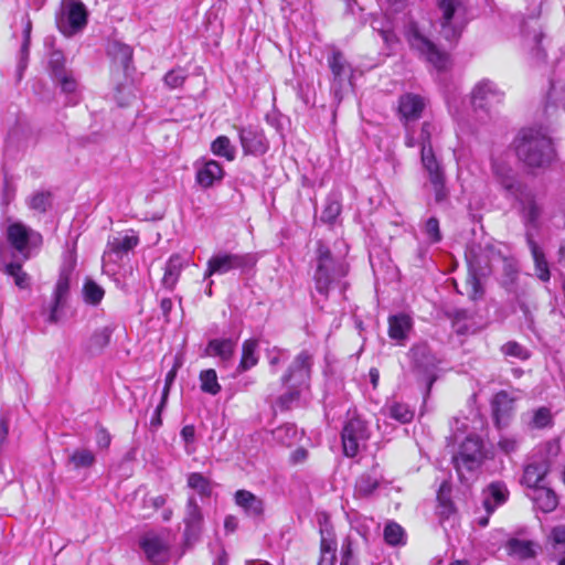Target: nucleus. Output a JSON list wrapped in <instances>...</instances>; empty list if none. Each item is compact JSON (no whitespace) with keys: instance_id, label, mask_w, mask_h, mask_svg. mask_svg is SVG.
Segmentation results:
<instances>
[{"instance_id":"obj_1","label":"nucleus","mask_w":565,"mask_h":565,"mask_svg":"<svg viewBox=\"0 0 565 565\" xmlns=\"http://www.w3.org/2000/svg\"><path fill=\"white\" fill-rule=\"evenodd\" d=\"M492 170L503 190H505L510 196L519 201L525 234L533 232L535 237L541 228V218L543 215L542 202L536 199L531 190L516 180L510 167L493 161Z\"/></svg>"},{"instance_id":"obj_2","label":"nucleus","mask_w":565,"mask_h":565,"mask_svg":"<svg viewBox=\"0 0 565 565\" xmlns=\"http://www.w3.org/2000/svg\"><path fill=\"white\" fill-rule=\"evenodd\" d=\"M514 148L519 160L531 168H544L554 158L552 139L543 127L520 130L514 139Z\"/></svg>"},{"instance_id":"obj_3","label":"nucleus","mask_w":565,"mask_h":565,"mask_svg":"<svg viewBox=\"0 0 565 565\" xmlns=\"http://www.w3.org/2000/svg\"><path fill=\"white\" fill-rule=\"evenodd\" d=\"M316 260L315 287L319 294L327 297L332 282L348 275L349 265L343 258L334 257L321 241L317 243Z\"/></svg>"},{"instance_id":"obj_4","label":"nucleus","mask_w":565,"mask_h":565,"mask_svg":"<svg viewBox=\"0 0 565 565\" xmlns=\"http://www.w3.org/2000/svg\"><path fill=\"white\" fill-rule=\"evenodd\" d=\"M438 9L440 36L451 44L457 43L468 23L466 0H438Z\"/></svg>"},{"instance_id":"obj_5","label":"nucleus","mask_w":565,"mask_h":565,"mask_svg":"<svg viewBox=\"0 0 565 565\" xmlns=\"http://www.w3.org/2000/svg\"><path fill=\"white\" fill-rule=\"evenodd\" d=\"M405 39L411 47L420 58L429 63L438 72L450 66V55L440 50L429 38L424 35L418 25L411 22L405 30Z\"/></svg>"},{"instance_id":"obj_6","label":"nucleus","mask_w":565,"mask_h":565,"mask_svg":"<svg viewBox=\"0 0 565 565\" xmlns=\"http://www.w3.org/2000/svg\"><path fill=\"white\" fill-rule=\"evenodd\" d=\"M257 260V256L254 253L220 250L209 258L204 271V279L214 275H226L235 270L246 273L256 266Z\"/></svg>"},{"instance_id":"obj_7","label":"nucleus","mask_w":565,"mask_h":565,"mask_svg":"<svg viewBox=\"0 0 565 565\" xmlns=\"http://www.w3.org/2000/svg\"><path fill=\"white\" fill-rule=\"evenodd\" d=\"M6 235L10 246L22 256L23 260L31 258L33 252L38 250L43 243L42 235L22 222L9 224Z\"/></svg>"},{"instance_id":"obj_8","label":"nucleus","mask_w":565,"mask_h":565,"mask_svg":"<svg viewBox=\"0 0 565 565\" xmlns=\"http://www.w3.org/2000/svg\"><path fill=\"white\" fill-rule=\"evenodd\" d=\"M88 20V12L81 0H63L62 9L56 18L58 30L66 36L81 32Z\"/></svg>"},{"instance_id":"obj_9","label":"nucleus","mask_w":565,"mask_h":565,"mask_svg":"<svg viewBox=\"0 0 565 565\" xmlns=\"http://www.w3.org/2000/svg\"><path fill=\"white\" fill-rule=\"evenodd\" d=\"M483 458L482 440L478 436L470 435L462 441L452 461L460 478H465V472L477 470L481 466Z\"/></svg>"},{"instance_id":"obj_10","label":"nucleus","mask_w":565,"mask_h":565,"mask_svg":"<svg viewBox=\"0 0 565 565\" xmlns=\"http://www.w3.org/2000/svg\"><path fill=\"white\" fill-rule=\"evenodd\" d=\"M341 438L343 454L347 457H355L370 439L367 424L358 416L351 417L342 428Z\"/></svg>"},{"instance_id":"obj_11","label":"nucleus","mask_w":565,"mask_h":565,"mask_svg":"<svg viewBox=\"0 0 565 565\" xmlns=\"http://www.w3.org/2000/svg\"><path fill=\"white\" fill-rule=\"evenodd\" d=\"M140 547L153 565H166L171 557L172 541L168 532H150L140 539Z\"/></svg>"},{"instance_id":"obj_12","label":"nucleus","mask_w":565,"mask_h":565,"mask_svg":"<svg viewBox=\"0 0 565 565\" xmlns=\"http://www.w3.org/2000/svg\"><path fill=\"white\" fill-rule=\"evenodd\" d=\"M408 355L413 372L423 377L429 388L436 380L435 371L438 363L430 348L426 343L415 344L411 348Z\"/></svg>"},{"instance_id":"obj_13","label":"nucleus","mask_w":565,"mask_h":565,"mask_svg":"<svg viewBox=\"0 0 565 565\" xmlns=\"http://www.w3.org/2000/svg\"><path fill=\"white\" fill-rule=\"evenodd\" d=\"M313 354L302 350L292 360L286 373L281 377L282 383H291L297 387H310Z\"/></svg>"},{"instance_id":"obj_14","label":"nucleus","mask_w":565,"mask_h":565,"mask_svg":"<svg viewBox=\"0 0 565 565\" xmlns=\"http://www.w3.org/2000/svg\"><path fill=\"white\" fill-rule=\"evenodd\" d=\"M183 537L186 545L194 544L203 531L204 515L194 494H190L186 500L184 515Z\"/></svg>"},{"instance_id":"obj_15","label":"nucleus","mask_w":565,"mask_h":565,"mask_svg":"<svg viewBox=\"0 0 565 565\" xmlns=\"http://www.w3.org/2000/svg\"><path fill=\"white\" fill-rule=\"evenodd\" d=\"M245 154L262 156L268 150V141L264 131L254 126H235Z\"/></svg>"},{"instance_id":"obj_16","label":"nucleus","mask_w":565,"mask_h":565,"mask_svg":"<svg viewBox=\"0 0 565 565\" xmlns=\"http://www.w3.org/2000/svg\"><path fill=\"white\" fill-rule=\"evenodd\" d=\"M502 98L503 93L489 79L479 82L471 93V100L476 108H486L489 105L500 103Z\"/></svg>"},{"instance_id":"obj_17","label":"nucleus","mask_w":565,"mask_h":565,"mask_svg":"<svg viewBox=\"0 0 565 565\" xmlns=\"http://www.w3.org/2000/svg\"><path fill=\"white\" fill-rule=\"evenodd\" d=\"M425 99L413 93H406L399 97L398 114L407 127L409 122L415 121L422 117L425 109Z\"/></svg>"},{"instance_id":"obj_18","label":"nucleus","mask_w":565,"mask_h":565,"mask_svg":"<svg viewBox=\"0 0 565 565\" xmlns=\"http://www.w3.org/2000/svg\"><path fill=\"white\" fill-rule=\"evenodd\" d=\"M515 398L507 391L498 392L491 402L492 415L495 425L501 428L508 425L514 412Z\"/></svg>"},{"instance_id":"obj_19","label":"nucleus","mask_w":565,"mask_h":565,"mask_svg":"<svg viewBox=\"0 0 565 565\" xmlns=\"http://www.w3.org/2000/svg\"><path fill=\"white\" fill-rule=\"evenodd\" d=\"M234 502L248 518L259 520L264 516V500L248 490H237L234 494Z\"/></svg>"},{"instance_id":"obj_20","label":"nucleus","mask_w":565,"mask_h":565,"mask_svg":"<svg viewBox=\"0 0 565 565\" xmlns=\"http://www.w3.org/2000/svg\"><path fill=\"white\" fill-rule=\"evenodd\" d=\"M482 497V505L486 512H488V514H492L498 507L507 502L509 498V490L504 482L494 481L483 489Z\"/></svg>"},{"instance_id":"obj_21","label":"nucleus","mask_w":565,"mask_h":565,"mask_svg":"<svg viewBox=\"0 0 565 565\" xmlns=\"http://www.w3.org/2000/svg\"><path fill=\"white\" fill-rule=\"evenodd\" d=\"M70 294V273L62 271L55 284L53 303L49 315V322L56 323L60 320L58 310L62 309Z\"/></svg>"},{"instance_id":"obj_22","label":"nucleus","mask_w":565,"mask_h":565,"mask_svg":"<svg viewBox=\"0 0 565 565\" xmlns=\"http://www.w3.org/2000/svg\"><path fill=\"white\" fill-rule=\"evenodd\" d=\"M413 329V320L406 313L390 316L388 337L398 344H404Z\"/></svg>"},{"instance_id":"obj_23","label":"nucleus","mask_w":565,"mask_h":565,"mask_svg":"<svg viewBox=\"0 0 565 565\" xmlns=\"http://www.w3.org/2000/svg\"><path fill=\"white\" fill-rule=\"evenodd\" d=\"M224 177V169L215 160H206L201 167L196 168V182L204 189H209L214 185L215 182H220Z\"/></svg>"},{"instance_id":"obj_24","label":"nucleus","mask_w":565,"mask_h":565,"mask_svg":"<svg viewBox=\"0 0 565 565\" xmlns=\"http://www.w3.org/2000/svg\"><path fill=\"white\" fill-rule=\"evenodd\" d=\"M525 241L531 250L532 258L534 260L536 276L542 281H548L551 278L548 263L545 258V254L542 247L537 244V242L534 238V233L527 232Z\"/></svg>"},{"instance_id":"obj_25","label":"nucleus","mask_w":565,"mask_h":565,"mask_svg":"<svg viewBox=\"0 0 565 565\" xmlns=\"http://www.w3.org/2000/svg\"><path fill=\"white\" fill-rule=\"evenodd\" d=\"M539 545L530 540L510 539L505 544L509 556L518 561L532 559L537 554Z\"/></svg>"},{"instance_id":"obj_26","label":"nucleus","mask_w":565,"mask_h":565,"mask_svg":"<svg viewBox=\"0 0 565 565\" xmlns=\"http://www.w3.org/2000/svg\"><path fill=\"white\" fill-rule=\"evenodd\" d=\"M236 341L233 339H212L204 349V356L220 358L223 362L230 361L235 352Z\"/></svg>"},{"instance_id":"obj_27","label":"nucleus","mask_w":565,"mask_h":565,"mask_svg":"<svg viewBox=\"0 0 565 565\" xmlns=\"http://www.w3.org/2000/svg\"><path fill=\"white\" fill-rule=\"evenodd\" d=\"M420 161L427 174L428 182L446 177L443 164L437 159L433 147L425 146L420 149Z\"/></svg>"},{"instance_id":"obj_28","label":"nucleus","mask_w":565,"mask_h":565,"mask_svg":"<svg viewBox=\"0 0 565 565\" xmlns=\"http://www.w3.org/2000/svg\"><path fill=\"white\" fill-rule=\"evenodd\" d=\"M535 507L544 513L554 511L558 504L555 492L546 487H539L530 494Z\"/></svg>"},{"instance_id":"obj_29","label":"nucleus","mask_w":565,"mask_h":565,"mask_svg":"<svg viewBox=\"0 0 565 565\" xmlns=\"http://www.w3.org/2000/svg\"><path fill=\"white\" fill-rule=\"evenodd\" d=\"M320 554L335 555L337 540L327 515L320 521Z\"/></svg>"},{"instance_id":"obj_30","label":"nucleus","mask_w":565,"mask_h":565,"mask_svg":"<svg viewBox=\"0 0 565 565\" xmlns=\"http://www.w3.org/2000/svg\"><path fill=\"white\" fill-rule=\"evenodd\" d=\"M184 267V262L180 255H172L166 264L164 275L162 278V284L164 287L172 289Z\"/></svg>"},{"instance_id":"obj_31","label":"nucleus","mask_w":565,"mask_h":565,"mask_svg":"<svg viewBox=\"0 0 565 565\" xmlns=\"http://www.w3.org/2000/svg\"><path fill=\"white\" fill-rule=\"evenodd\" d=\"M186 483L190 489L196 492L202 499L210 498L213 491L212 482L200 472L188 475Z\"/></svg>"},{"instance_id":"obj_32","label":"nucleus","mask_w":565,"mask_h":565,"mask_svg":"<svg viewBox=\"0 0 565 565\" xmlns=\"http://www.w3.org/2000/svg\"><path fill=\"white\" fill-rule=\"evenodd\" d=\"M546 471L545 466L542 463H530L524 468L522 482L533 490L542 487L541 482L543 481Z\"/></svg>"},{"instance_id":"obj_33","label":"nucleus","mask_w":565,"mask_h":565,"mask_svg":"<svg viewBox=\"0 0 565 565\" xmlns=\"http://www.w3.org/2000/svg\"><path fill=\"white\" fill-rule=\"evenodd\" d=\"M258 342L255 339H248L243 343L242 347V359L238 365V371L244 372L255 366L258 362L256 354Z\"/></svg>"},{"instance_id":"obj_34","label":"nucleus","mask_w":565,"mask_h":565,"mask_svg":"<svg viewBox=\"0 0 565 565\" xmlns=\"http://www.w3.org/2000/svg\"><path fill=\"white\" fill-rule=\"evenodd\" d=\"M383 536L385 543L391 546L406 544V533L404 529L395 521H390L385 524Z\"/></svg>"},{"instance_id":"obj_35","label":"nucleus","mask_w":565,"mask_h":565,"mask_svg":"<svg viewBox=\"0 0 565 565\" xmlns=\"http://www.w3.org/2000/svg\"><path fill=\"white\" fill-rule=\"evenodd\" d=\"M380 486V479L371 473L361 475L355 482V495L370 497Z\"/></svg>"},{"instance_id":"obj_36","label":"nucleus","mask_w":565,"mask_h":565,"mask_svg":"<svg viewBox=\"0 0 565 565\" xmlns=\"http://www.w3.org/2000/svg\"><path fill=\"white\" fill-rule=\"evenodd\" d=\"M108 53L125 70L128 68L132 60V49L129 45L114 41L108 46Z\"/></svg>"},{"instance_id":"obj_37","label":"nucleus","mask_w":565,"mask_h":565,"mask_svg":"<svg viewBox=\"0 0 565 565\" xmlns=\"http://www.w3.org/2000/svg\"><path fill=\"white\" fill-rule=\"evenodd\" d=\"M328 64L333 74L334 79L339 82H341L350 71V65L348 64L345 57L338 50H334L332 54L329 56Z\"/></svg>"},{"instance_id":"obj_38","label":"nucleus","mask_w":565,"mask_h":565,"mask_svg":"<svg viewBox=\"0 0 565 565\" xmlns=\"http://www.w3.org/2000/svg\"><path fill=\"white\" fill-rule=\"evenodd\" d=\"M52 72L55 79L58 82L61 88L65 93H73L76 89L77 83L72 74L67 73L60 64L58 61H52Z\"/></svg>"},{"instance_id":"obj_39","label":"nucleus","mask_w":565,"mask_h":565,"mask_svg":"<svg viewBox=\"0 0 565 565\" xmlns=\"http://www.w3.org/2000/svg\"><path fill=\"white\" fill-rule=\"evenodd\" d=\"M211 151L217 157L225 158L227 161H233L236 157V149L226 136H218L211 143Z\"/></svg>"},{"instance_id":"obj_40","label":"nucleus","mask_w":565,"mask_h":565,"mask_svg":"<svg viewBox=\"0 0 565 565\" xmlns=\"http://www.w3.org/2000/svg\"><path fill=\"white\" fill-rule=\"evenodd\" d=\"M342 205L340 198L337 193H331L326 201L324 209L321 213V221L323 223L332 224L340 215Z\"/></svg>"},{"instance_id":"obj_41","label":"nucleus","mask_w":565,"mask_h":565,"mask_svg":"<svg viewBox=\"0 0 565 565\" xmlns=\"http://www.w3.org/2000/svg\"><path fill=\"white\" fill-rule=\"evenodd\" d=\"M199 379L202 392L211 395H216L221 392V385L217 381V374L214 369L201 371Z\"/></svg>"},{"instance_id":"obj_42","label":"nucleus","mask_w":565,"mask_h":565,"mask_svg":"<svg viewBox=\"0 0 565 565\" xmlns=\"http://www.w3.org/2000/svg\"><path fill=\"white\" fill-rule=\"evenodd\" d=\"M114 329L111 327H104L96 330L88 340L87 349L89 351H102L109 344Z\"/></svg>"},{"instance_id":"obj_43","label":"nucleus","mask_w":565,"mask_h":565,"mask_svg":"<svg viewBox=\"0 0 565 565\" xmlns=\"http://www.w3.org/2000/svg\"><path fill=\"white\" fill-rule=\"evenodd\" d=\"M138 242L139 239L137 236L126 235L122 237H114L108 241L107 249L109 253L124 254L134 249L138 245Z\"/></svg>"},{"instance_id":"obj_44","label":"nucleus","mask_w":565,"mask_h":565,"mask_svg":"<svg viewBox=\"0 0 565 565\" xmlns=\"http://www.w3.org/2000/svg\"><path fill=\"white\" fill-rule=\"evenodd\" d=\"M529 416L527 426L531 428L542 429L551 426L553 423L551 409L544 406L534 409Z\"/></svg>"},{"instance_id":"obj_45","label":"nucleus","mask_w":565,"mask_h":565,"mask_svg":"<svg viewBox=\"0 0 565 565\" xmlns=\"http://www.w3.org/2000/svg\"><path fill=\"white\" fill-rule=\"evenodd\" d=\"M3 271L13 277L14 284L20 289H25L30 286V276L23 271L22 265L20 263H8L4 265Z\"/></svg>"},{"instance_id":"obj_46","label":"nucleus","mask_w":565,"mask_h":565,"mask_svg":"<svg viewBox=\"0 0 565 565\" xmlns=\"http://www.w3.org/2000/svg\"><path fill=\"white\" fill-rule=\"evenodd\" d=\"M83 294L86 303L97 306L103 300L105 290L94 280L87 279L83 287Z\"/></svg>"},{"instance_id":"obj_47","label":"nucleus","mask_w":565,"mask_h":565,"mask_svg":"<svg viewBox=\"0 0 565 565\" xmlns=\"http://www.w3.org/2000/svg\"><path fill=\"white\" fill-rule=\"evenodd\" d=\"M388 414L395 420L406 424L414 417V411L405 403L394 402L388 406Z\"/></svg>"},{"instance_id":"obj_48","label":"nucleus","mask_w":565,"mask_h":565,"mask_svg":"<svg viewBox=\"0 0 565 565\" xmlns=\"http://www.w3.org/2000/svg\"><path fill=\"white\" fill-rule=\"evenodd\" d=\"M430 186V191L434 195V201L436 204L447 203L449 200V189L446 185V177L431 180L428 182Z\"/></svg>"},{"instance_id":"obj_49","label":"nucleus","mask_w":565,"mask_h":565,"mask_svg":"<svg viewBox=\"0 0 565 565\" xmlns=\"http://www.w3.org/2000/svg\"><path fill=\"white\" fill-rule=\"evenodd\" d=\"M68 460L75 469L87 468L94 465L95 456L88 449H76Z\"/></svg>"},{"instance_id":"obj_50","label":"nucleus","mask_w":565,"mask_h":565,"mask_svg":"<svg viewBox=\"0 0 565 565\" xmlns=\"http://www.w3.org/2000/svg\"><path fill=\"white\" fill-rule=\"evenodd\" d=\"M501 352L505 356L521 361L527 360L530 358L529 350L516 341H508L504 343L501 347Z\"/></svg>"},{"instance_id":"obj_51","label":"nucleus","mask_w":565,"mask_h":565,"mask_svg":"<svg viewBox=\"0 0 565 565\" xmlns=\"http://www.w3.org/2000/svg\"><path fill=\"white\" fill-rule=\"evenodd\" d=\"M288 387V391L278 398V403L284 408H289L295 402H297L307 387H297L291 383H282Z\"/></svg>"},{"instance_id":"obj_52","label":"nucleus","mask_w":565,"mask_h":565,"mask_svg":"<svg viewBox=\"0 0 565 565\" xmlns=\"http://www.w3.org/2000/svg\"><path fill=\"white\" fill-rule=\"evenodd\" d=\"M339 565H360L359 558L353 551V542L350 537H345L342 542Z\"/></svg>"},{"instance_id":"obj_53","label":"nucleus","mask_w":565,"mask_h":565,"mask_svg":"<svg viewBox=\"0 0 565 565\" xmlns=\"http://www.w3.org/2000/svg\"><path fill=\"white\" fill-rule=\"evenodd\" d=\"M28 204L30 209L44 213L50 206V193L36 192L30 198Z\"/></svg>"},{"instance_id":"obj_54","label":"nucleus","mask_w":565,"mask_h":565,"mask_svg":"<svg viewBox=\"0 0 565 565\" xmlns=\"http://www.w3.org/2000/svg\"><path fill=\"white\" fill-rule=\"evenodd\" d=\"M553 548L558 553H565V525H558L552 529L550 534Z\"/></svg>"},{"instance_id":"obj_55","label":"nucleus","mask_w":565,"mask_h":565,"mask_svg":"<svg viewBox=\"0 0 565 565\" xmlns=\"http://www.w3.org/2000/svg\"><path fill=\"white\" fill-rule=\"evenodd\" d=\"M449 492H450V487L446 482H444L440 486V489L437 494V499L440 503V507L443 508V510L440 511V514H443V515H449L454 509L452 502L450 501V499L448 497Z\"/></svg>"},{"instance_id":"obj_56","label":"nucleus","mask_w":565,"mask_h":565,"mask_svg":"<svg viewBox=\"0 0 565 565\" xmlns=\"http://www.w3.org/2000/svg\"><path fill=\"white\" fill-rule=\"evenodd\" d=\"M184 81H185V73L181 68L171 70L164 75V84L169 88H178V87L182 86Z\"/></svg>"},{"instance_id":"obj_57","label":"nucleus","mask_w":565,"mask_h":565,"mask_svg":"<svg viewBox=\"0 0 565 565\" xmlns=\"http://www.w3.org/2000/svg\"><path fill=\"white\" fill-rule=\"evenodd\" d=\"M425 234L429 237V239L433 243H437L441 239L439 221L435 216H431L426 221Z\"/></svg>"},{"instance_id":"obj_58","label":"nucleus","mask_w":565,"mask_h":565,"mask_svg":"<svg viewBox=\"0 0 565 565\" xmlns=\"http://www.w3.org/2000/svg\"><path fill=\"white\" fill-rule=\"evenodd\" d=\"M520 440L513 436H502L498 443L499 448L507 455L516 451Z\"/></svg>"},{"instance_id":"obj_59","label":"nucleus","mask_w":565,"mask_h":565,"mask_svg":"<svg viewBox=\"0 0 565 565\" xmlns=\"http://www.w3.org/2000/svg\"><path fill=\"white\" fill-rule=\"evenodd\" d=\"M435 131V126L431 122L425 121L420 128L419 145L423 149L425 146L431 147V135Z\"/></svg>"},{"instance_id":"obj_60","label":"nucleus","mask_w":565,"mask_h":565,"mask_svg":"<svg viewBox=\"0 0 565 565\" xmlns=\"http://www.w3.org/2000/svg\"><path fill=\"white\" fill-rule=\"evenodd\" d=\"M29 51H30V42L23 41L22 45H21L19 63H18L19 77H21L22 72L26 68Z\"/></svg>"},{"instance_id":"obj_61","label":"nucleus","mask_w":565,"mask_h":565,"mask_svg":"<svg viewBox=\"0 0 565 565\" xmlns=\"http://www.w3.org/2000/svg\"><path fill=\"white\" fill-rule=\"evenodd\" d=\"M111 441L110 434L104 427H98L96 431V444L99 448H108Z\"/></svg>"},{"instance_id":"obj_62","label":"nucleus","mask_w":565,"mask_h":565,"mask_svg":"<svg viewBox=\"0 0 565 565\" xmlns=\"http://www.w3.org/2000/svg\"><path fill=\"white\" fill-rule=\"evenodd\" d=\"M285 352L280 349H273L269 353V364L270 366L278 365L285 358Z\"/></svg>"},{"instance_id":"obj_63","label":"nucleus","mask_w":565,"mask_h":565,"mask_svg":"<svg viewBox=\"0 0 565 565\" xmlns=\"http://www.w3.org/2000/svg\"><path fill=\"white\" fill-rule=\"evenodd\" d=\"M166 405L167 404H162L160 402L159 405L157 406V408L154 411V414H153V416L151 418V422H150L152 427L161 426V424H162L161 414H162L163 409L166 408Z\"/></svg>"},{"instance_id":"obj_64","label":"nucleus","mask_w":565,"mask_h":565,"mask_svg":"<svg viewBox=\"0 0 565 565\" xmlns=\"http://www.w3.org/2000/svg\"><path fill=\"white\" fill-rule=\"evenodd\" d=\"M238 527V520L234 515H227L224 520V529L227 533H233Z\"/></svg>"}]
</instances>
